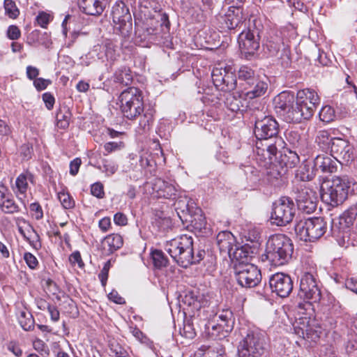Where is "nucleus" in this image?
<instances>
[{"label": "nucleus", "mask_w": 357, "mask_h": 357, "mask_svg": "<svg viewBox=\"0 0 357 357\" xmlns=\"http://www.w3.org/2000/svg\"><path fill=\"white\" fill-rule=\"evenodd\" d=\"M29 182L34 183V176L28 171L21 173L16 178L15 184L12 186V190L19 199H22L21 196L26 197L29 188Z\"/></svg>", "instance_id": "23"}, {"label": "nucleus", "mask_w": 357, "mask_h": 357, "mask_svg": "<svg viewBox=\"0 0 357 357\" xmlns=\"http://www.w3.org/2000/svg\"><path fill=\"white\" fill-rule=\"evenodd\" d=\"M120 110L123 116L129 120L140 117L137 132L146 133L153 121L154 111L148 109L144 111L142 91L136 87H129L123 90L118 98Z\"/></svg>", "instance_id": "2"}, {"label": "nucleus", "mask_w": 357, "mask_h": 357, "mask_svg": "<svg viewBox=\"0 0 357 357\" xmlns=\"http://www.w3.org/2000/svg\"><path fill=\"white\" fill-rule=\"evenodd\" d=\"M246 179L252 183H256L259 180L258 171L252 166H245L243 169Z\"/></svg>", "instance_id": "44"}, {"label": "nucleus", "mask_w": 357, "mask_h": 357, "mask_svg": "<svg viewBox=\"0 0 357 357\" xmlns=\"http://www.w3.org/2000/svg\"><path fill=\"white\" fill-rule=\"evenodd\" d=\"M110 351L114 357H130L126 349L119 344H111Z\"/></svg>", "instance_id": "48"}, {"label": "nucleus", "mask_w": 357, "mask_h": 357, "mask_svg": "<svg viewBox=\"0 0 357 357\" xmlns=\"http://www.w3.org/2000/svg\"><path fill=\"white\" fill-rule=\"evenodd\" d=\"M105 56L107 59L114 60L116 56V46L111 40H106L103 45Z\"/></svg>", "instance_id": "46"}, {"label": "nucleus", "mask_w": 357, "mask_h": 357, "mask_svg": "<svg viewBox=\"0 0 357 357\" xmlns=\"http://www.w3.org/2000/svg\"><path fill=\"white\" fill-rule=\"evenodd\" d=\"M242 93L238 96L234 93H228L225 100V107L232 112H237L243 110L245 107V100L242 98Z\"/></svg>", "instance_id": "31"}, {"label": "nucleus", "mask_w": 357, "mask_h": 357, "mask_svg": "<svg viewBox=\"0 0 357 357\" xmlns=\"http://www.w3.org/2000/svg\"><path fill=\"white\" fill-rule=\"evenodd\" d=\"M225 349L221 345H217L209 349L208 357H223Z\"/></svg>", "instance_id": "62"}, {"label": "nucleus", "mask_w": 357, "mask_h": 357, "mask_svg": "<svg viewBox=\"0 0 357 357\" xmlns=\"http://www.w3.org/2000/svg\"><path fill=\"white\" fill-rule=\"evenodd\" d=\"M114 77L115 82L123 85H128L132 79L130 70L126 66L118 68L114 73Z\"/></svg>", "instance_id": "33"}, {"label": "nucleus", "mask_w": 357, "mask_h": 357, "mask_svg": "<svg viewBox=\"0 0 357 357\" xmlns=\"http://www.w3.org/2000/svg\"><path fill=\"white\" fill-rule=\"evenodd\" d=\"M58 199L62 206L66 209H70L75 206V201L69 193L61 191L58 193Z\"/></svg>", "instance_id": "42"}, {"label": "nucleus", "mask_w": 357, "mask_h": 357, "mask_svg": "<svg viewBox=\"0 0 357 357\" xmlns=\"http://www.w3.org/2000/svg\"><path fill=\"white\" fill-rule=\"evenodd\" d=\"M211 77L214 86L220 91L229 92L238 86L241 89L256 78L254 70L249 66H242L238 71V79L230 66L223 67L218 64L213 68Z\"/></svg>", "instance_id": "3"}, {"label": "nucleus", "mask_w": 357, "mask_h": 357, "mask_svg": "<svg viewBox=\"0 0 357 357\" xmlns=\"http://www.w3.org/2000/svg\"><path fill=\"white\" fill-rule=\"evenodd\" d=\"M259 32L258 29L251 30L249 27L243 30L238 37V43L242 53L253 55L259 48Z\"/></svg>", "instance_id": "18"}, {"label": "nucleus", "mask_w": 357, "mask_h": 357, "mask_svg": "<svg viewBox=\"0 0 357 357\" xmlns=\"http://www.w3.org/2000/svg\"><path fill=\"white\" fill-rule=\"evenodd\" d=\"M269 287L272 292L281 298H286L292 291L294 285L290 275L278 272L269 278Z\"/></svg>", "instance_id": "19"}, {"label": "nucleus", "mask_w": 357, "mask_h": 357, "mask_svg": "<svg viewBox=\"0 0 357 357\" xmlns=\"http://www.w3.org/2000/svg\"><path fill=\"white\" fill-rule=\"evenodd\" d=\"M294 33L295 31L291 29L290 35L288 36L287 29L270 33L263 43L265 54L276 57L281 61L283 67H287L291 63L289 37Z\"/></svg>", "instance_id": "6"}, {"label": "nucleus", "mask_w": 357, "mask_h": 357, "mask_svg": "<svg viewBox=\"0 0 357 357\" xmlns=\"http://www.w3.org/2000/svg\"><path fill=\"white\" fill-rule=\"evenodd\" d=\"M28 316L29 317H26V313L22 312L19 318V322L22 328L26 331H31L34 324V319L32 318L31 314H28Z\"/></svg>", "instance_id": "43"}, {"label": "nucleus", "mask_w": 357, "mask_h": 357, "mask_svg": "<svg viewBox=\"0 0 357 357\" xmlns=\"http://www.w3.org/2000/svg\"><path fill=\"white\" fill-rule=\"evenodd\" d=\"M160 19L158 20H151L149 26L146 28V32L149 36V40H153L155 43H164L169 34V21L167 15H159Z\"/></svg>", "instance_id": "16"}, {"label": "nucleus", "mask_w": 357, "mask_h": 357, "mask_svg": "<svg viewBox=\"0 0 357 357\" xmlns=\"http://www.w3.org/2000/svg\"><path fill=\"white\" fill-rule=\"evenodd\" d=\"M3 6L5 9V13L9 17L12 19H15L18 17L20 11L14 1L4 0Z\"/></svg>", "instance_id": "40"}, {"label": "nucleus", "mask_w": 357, "mask_h": 357, "mask_svg": "<svg viewBox=\"0 0 357 357\" xmlns=\"http://www.w3.org/2000/svg\"><path fill=\"white\" fill-rule=\"evenodd\" d=\"M7 36L10 40H17L21 36V31L17 26L10 25L7 30Z\"/></svg>", "instance_id": "54"}, {"label": "nucleus", "mask_w": 357, "mask_h": 357, "mask_svg": "<svg viewBox=\"0 0 357 357\" xmlns=\"http://www.w3.org/2000/svg\"><path fill=\"white\" fill-rule=\"evenodd\" d=\"M69 261L73 266L77 264L79 268H82L84 265L79 251L73 252L69 256Z\"/></svg>", "instance_id": "56"}, {"label": "nucleus", "mask_w": 357, "mask_h": 357, "mask_svg": "<svg viewBox=\"0 0 357 357\" xmlns=\"http://www.w3.org/2000/svg\"><path fill=\"white\" fill-rule=\"evenodd\" d=\"M268 84L257 77L254 79L249 84L240 89L242 95L246 98L253 99L263 96L267 91Z\"/></svg>", "instance_id": "22"}, {"label": "nucleus", "mask_w": 357, "mask_h": 357, "mask_svg": "<svg viewBox=\"0 0 357 357\" xmlns=\"http://www.w3.org/2000/svg\"><path fill=\"white\" fill-rule=\"evenodd\" d=\"M24 259L29 268L34 270L38 265L37 258L31 252H25Z\"/></svg>", "instance_id": "52"}, {"label": "nucleus", "mask_w": 357, "mask_h": 357, "mask_svg": "<svg viewBox=\"0 0 357 357\" xmlns=\"http://www.w3.org/2000/svg\"><path fill=\"white\" fill-rule=\"evenodd\" d=\"M151 258L153 266L158 269L165 267L168 264V259L164 252L160 250H154L151 252Z\"/></svg>", "instance_id": "38"}, {"label": "nucleus", "mask_w": 357, "mask_h": 357, "mask_svg": "<svg viewBox=\"0 0 357 357\" xmlns=\"http://www.w3.org/2000/svg\"><path fill=\"white\" fill-rule=\"evenodd\" d=\"M114 31L123 37L130 35L132 31V16L128 7L122 1H116L112 8Z\"/></svg>", "instance_id": "11"}, {"label": "nucleus", "mask_w": 357, "mask_h": 357, "mask_svg": "<svg viewBox=\"0 0 357 357\" xmlns=\"http://www.w3.org/2000/svg\"><path fill=\"white\" fill-rule=\"evenodd\" d=\"M123 244V238L117 234H112L107 236L102 241V248L106 255L114 253L120 249Z\"/></svg>", "instance_id": "29"}, {"label": "nucleus", "mask_w": 357, "mask_h": 357, "mask_svg": "<svg viewBox=\"0 0 357 357\" xmlns=\"http://www.w3.org/2000/svg\"><path fill=\"white\" fill-rule=\"evenodd\" d=\"M98 168L104 172L107 176H110L116 173L118 169V165L114 162L109 160H103L102 165Z\"/></svg>", "instance_id": "41"}, {"label": "nucleus", "mask_w": 357, "mask_h": 357, "mask_svg": "<svg viewBox=\"0 0 357 357\" xmlns=\"http://www.w3.org/2000/svg\"><path fill=\"white\" fill-rule=\"evenodd\" d=\"M320 98L317 93L311 89L299 90L296 94V103H292L282 116L287 123H300L302 120L310 119Z\"/></svg>", "instance_id": "5"}, {"label": "nucleus", "mask_w": 357, "mask_h": 357, "mask_svg": "<svg viewBox=\"0 0 357 357\" xmlns=\"http://www.w3.org/2000/svg\"><path fill=\"white\" fill-rule=\"evenodd\" d=\"M337 160L333 157L327 155H318L313 161V170L331 174L337 171Z\"/></svg>", "instance_id": "24"}, {"label": "nucleus", "mask_w": 357, "mask_h": 357, "mask_svg": "<svg viewBox=\"0 0 357 357\" xmlns=\"http://www.w3.org/2000/svg\"><path fill=\"white\" fill-rule=\"evenodd\" d=\"M287 139L296 147H301L303 144V140H302L299 135L295 132H290L287 137Z\"/></svg>", "instance_id": "57"}, {"label": "nucleus", "mask_w": 357, "mask_h": 357, "mask_svg": "<svg viewBox=\"0 0 357 357\" xmlns=\"http://www.w3.org/2000/svg\"><path fill=\"white\" fill-rule=\"evenodd\" d=\"M12 194L10 192L8 186L6 185L5 180L0 181V202L10 197Z\"/></svg>", "instance_id": "60"}, {"label": "nucleus", "mask_w": 357, "mask_h": 357, "mask_svg": "<svg viewBox=\"0 0 357 357\" xmlns=\"http://www.w3.org/2000/svg\"><path fill=\"white\" fill-rule=\"evenodd\" d=\"M215 158L218 160L222 162L223 163H229L230 162L229 155L227 151L222 147H220L219 150L217 151Z\"/></svg>", "instance_id": "59"}, {"label": "nucleus", "mask_w": 357, "mask_h": 357, "mask_svg": "<svg viewBox=\"0 0 357 357\" xmlns=\"http://www.w3.org/2000/svg\"><path fill=\"white\" fill-rule=\"evenodd\" d=\"M331 152L337 162L341 160L346 165L351 162L355 157L354 146L347 140L340 137L333 138Z\"/></svg>", "instance_id": "17"}, {"label": "nucleus", "mask_w": 357, "mask_h": 357, "mask_svg": "<svg viewBox=\"0 0 357 357\" xmlns=\"http://www.w3.org/2000/svg\"><path fill=\"white\" fill-rule=\"evenodd\" d=\"M124 146V143L121 141L107 142L104 145V149L106 152L104 155H107L113 151L121 150Z\"/></svg>", "instance_id": "47"}, {"label": "nucleus", "mask_w": 357, "mask_h": 357, "mask_svg": "<svg viewBox=\"0 0 357 357\" xmlns=\"http://www.w3.org/2000/svg\"><path fill=\"white\" fill-rule=\"evenodd\" d=\"M294 102V94L283 91L278 95L274 99V104L276 109H280L278 111L282 116V113L285 112L289 106Z\"/></svg>", "instance_id": "30"}, {"label": "nucleus", "mask_w": 357, "mask_h": 357, "mask_svg": "<svg viewBox=\"0 0 357 357\" xmlns=\"http://www.w3.org/2000/svg\"><path fill=\"white\" fill-rule=\"evenodd\" d=\"M327 230V223L322 218H312L300 221L295 231L305 241H314L321 238Z\"/></svg>", "instance_id": "10"}, {"label": "nucleus", "mask_w": 357, "mask_h": 357, "mask_svg": "<svg viewBox=\"0 0 357 357\" xmlns=\"http://www.w3.org/2000/svg\"><path fill=\"white\" fill-rule=\"evenodd\" d=\"M354 183L348 176H334L321 184V198L331 206L340 205L347 199L349 190Z\"/></svg>", "instance_id": "8"}, {"label": "nucleus", "mask_w": 357, "mask_h": 357, "mask_svg": "<svg viewBox=\"0 0 357 357\" xmlns=\"http://www.w3.org/2000/svg\"><path fill=\"white\" fill-rule=\"evenodd\" d=\"M77 6L82 13L100 16L104 12L107 5V0H77Z\"/></svg>", "instance_id": "21"}, {"label": "nucleus", "mask_w": 357, "mask_h": 357, "mask_svg": "<svg viewBox=\"0 0 357 357\" xmlns=\"http://www.w3.org/2000/svg\"><path fill=\"white\" fill-rule=\"evenodd\" d=\"M215 317L217 323L212 325L209 333L212 337L222 340L227 337L232 331L235 324V317L233 312L229 308L219 310Z\"/></svg>", "instance_id": "14"}, {"label": "nucleus", "mask_w": 357, "mask_h": 357, "mask_svg": "<svg viewBox=\"0 0 357 357\" xmlns=\"http://www.w3.org/2000/svg\"><path fill=\"white\" fill-rule=\"evenodd\" d=\"M0 210L6 214H13L18 213L20 211V208L15 202L13 195H11L10 197L0 202Z\"/></svg>", "instance_id": "34"}, {"label": "nucleus", "mask_w": 357, "mask_h": 357, "mask_svg": "<svg viewBox=\"0 0 357 357\" xmlns=\"http://www.w3.org/2000/svg\"><path fill=\"white\" fill-rule=\"evenodd\" d=\"M295 213L293 200L289 197H282L273 204L271 220L277 226H284L293 220Z\"/></svg>", "instance_id": "12"}, {"label": "nucleus", "mask_w": 357, "mask_h": 357, "mask_svg": "<svg viewBox=\"0 0 357 357\" xmlns=\"http://www.w3.org/2000/svg\"><path fill=\"white\" fill-rule=\"evenodd\" d=\"M165 250L183 268L199 263L205 255L204 250H199L196 255H194L193 239L192 236L188 234H183L167 241Z\"/></svg>", "instance_id": "4"}, {"label": "nucleus", "mask_w": 357, "mask_h": 357, "mask_svg": "<svg viewBox=\"0 0 357 357\" xmlns=\"http://www.w3.org/2000/svg\"><path fill=\"white\" fill-rule=\"evenodd\" d=\"M29 208L33 218L38 220L43 218V211L38 202L31 203Z\"/></svg>", "instance_id": "49"}, {"label": "nucleus", "mask_w": 357, "mask_h": 357, "mask_svg": "<svg viewBox=\"0 0 357 357\" xmlns=\"http://www.w3.org/2000/svg\"><path fill=\"white\" fill-rule=\"evenodd\" d=\"M242 340L238 347V357H261L264 350V342L261 333L249 329L241 333Z\"/></svg>", "instance_id": "9"}, {"label": "nucleus", "mask_w": 357, "mask_h": 357, "mask_svg": "<svg viewBox=\"0 0 357 357\" xmlns=\"http://www.w3.org/2000/svg\"><path fill=\"white\" fill-rule=\"evenodd\" d=\"M235 279L242 287L251 288L257 286L261 280L260 270L252 264L236 265Z\"/></svg>", "instance_id": "15"}, {"label": "nucleus", "mask_w": 357, "mask_h": 357, "mask_svg": "<svg viewBox=\"0 0 357 357\" xmlns=\"http://www.w3.org/2000/svg\"><path fill=\"white\" fill-rule=\"evenodd\" d=\"M153 189L157 192L159 197L166 199H174L177 192V189L174 183L161 178L155 179Z\"/></svg>", "instance_id": "26"}, {"label": "nucleus", "mask_w": 357, "mask_h": 357, "mask_svg": "<svg viewBox=\"0 0 357 357\" xmlns=\"http://www.w3.org/2000/svg\"><path fill=\"white\" fill-rule=\"evenodd\" d=\"M43 100L45 104V107L48 110H51L54 105L55 98L53 95L50 92H46L43 94Z\"/></svg>", "instance_id": "58"}, {"label": "nucleus", "mask_w": 357, "mask_h": 357, "mask_svg": "<svg viewBox=\"0 0 357 357\" xmlns=\"http://www.w3.org/2000/svg\"><path fill=\"white\" fill-rule=\"evenodd\" d=\"M273 158H271V162L267 164H265V162L257 160L259 162L261 163V165H263L266 167L268 165L271 166L267 167L266 170V180L272 185H277L278 181L282 180L283 176L287 174L285 170H284L282 167H280L279 165L275 161L273 162Z\"/></svg>", "instance_id": "27"}, {"label": "nucleus", "mask_w": 357, "mask_h": 357, "mask_svg": "<svg viewBox=\"0 0 357 357\" xmlns=\"http://www.w3.org/2000/svg\"><path fill=\"white\" fill-rule=\"evenodd\" d=\"M293 251L291 239L284 234H278L269 237L264 256L271 266H280L291 259Z\"/></svg>", "instance_id": "7"}, {"label": "nucleus", "mask_w": 357, "mask_h": 357, "mask_svg": "<svg viewBox=\"0 0 357 357\" xmlns=\"http://www.w3.org/2000/svg\"><path fill=\"white\" fill-rule=\"evenodd\" d=\"M279 124L271 116H266L255 121L254 134L257 142L255 152L256 160L271 162V158L275 157L278 149L282 147L284 141L278 136Z\"/></svg>", "instance_id": "1"}, {"label": "nucleus", "mask_w": 357, "mask_h": 357, "mask_svg": "<svg viewBox=\"0 0 357 357\" xmlns=\"http://www.w3.org/2000/svg\"><path fill=\"white\" fill-rule=\"evenodd\" d=\"M245 238L252 243L258 242L261 238L260 231L256 228H252L248 230Z\"/></svg>", "instance_id": "55"}, {"label": "nucleus", "mask_w": 357, "mask_h": 357, "mask_svg": "<svg viewBox=\"0 0 357 357\" xmlns=\"http://www.w3.org/2000/svg\"><path fill=\"white\" fill-rule=\"evenodd\" d=\"M228 255L232 259H235L238 261V264H245V262L249 257V252L245 250L243 247H239L236 244V246L233 247L230 252Z\"/></svg>", "instance_id": "36"}, {"label": "nucleus", "mask_w": 357, "mask_h": 357, "mask_svg": "<svg viewBox=\"0 0 357 357\" xmlns=\"http://www.w3.org/2000/svg\"><path fill=\"white\" fill-rule=\"evenodd\" d=\"M216 241L220 252H230L236 246V241L234 236L229 231H222L216 236Z\"/></svg>", "instance_id": "28"}, {"label": "nucleus", "mask_w": 357, "mask_h": 357, "mask_svg": "<svg viewBox=\"0 0 357 357\" xmlns=\"http://www.w3.org/2000/svg\"><path fill=\"white\" fill-rule=\"evenodd\" d=\"M221 23L224 25L222 29H234L241 22L238 13L235 14L234 11H229L226 15L221 17Z\"/></svg>", "instance_id": "32"}, {"label": "nucleus", "mask_w": 357, "mask_h": 357, "mask_svg": "<svg viewBox=\"0 0 357 357\" xmlns=\"http://www.w3.org/2000/svg\"><path fill=\"white\" fill-rule=\"evenodd\" d=\"M333 139V138L330 137V134L327 130L319 131L316 137L317 143L324 151L331 150Z\"/></svg>", "instance_id": "37"}, {"label": "nucleus", "mask_w": 357, "mask_h": 357, "mask_svg": "<svg viewBox=\"0 0 357 357\" xmlns=\"http://www.w3.org/2000/svg\"><path fill=\"white\" fill-rule=\"evenodd\" d=\"M81 164H82V160L79 158H76L70 162L69 172L72 176H75L77 174V173L79 172V169L81 166Z\"/></svg>", "instance_id": "61"}, {"label": "nucleus", "mask_w": 357, "mask_h": 357, "mask_svg": "<svg viewBox=\"0 0 357 357\" xmlns=\"http://www.w3.org/2000/svg\"><path fill=\"white\" fill-rule=\"evenodd\" d=\"M51 83V80L42 77H38L33 80V85L38 91L45 90Z\"/></svg>", "instance_id": "53"}, {"label": "nucleus", "mask_w": 357, "mask_h": 357, "mask_svg": "<svg viewBox=\"0 0 357 357\" xmlns=\"http://www.w3.org/2000/svg\"><path fill=\"white\" fill-rule=\"evenodd\" d=\"M52 19L53 17L50 14L41 11L36 16V21L40 27L46 28Z\"/></svg>", "instance_id": "45"}, {"label": "nucleus", "mask_w": 357, "mask_h": 357, "mask_svg": "<svg viewBox=\"0 0 357 357\" xmlns=\"http://www.w3.org/2000/svg\"><path fill=\"white\" fill-rule=\"evenodd\" d=\"M114 222L119 226H125L128 224L127 216L121 212H118L114 215Z\"/></svg>", "instance_id": "64"}, {"label": "nucleus", "mask_w": 357, "mask_h": 357, "mask_svg": "<svg viewBox=\"0 0 357 357\" xmlns=\"http://www.w3.org/2000/svg\"><path fill=\"white\" fill-rule=\"evenodd\" d=\"M70 117L71 113L68 108H60L56 114L57 126L62 129L67 128L70 123Z\"/></svg>", "instance_id": "35"}, {"label": "nucleus", "mask_w": 357, "mask_h": 357, "mask_svg": "<svg viewBox=\"0 0 357 357\" xmlns=\"http://www.w3.org/2000/svg\"><path fill=\"white\" fill-rule=\"evenodd\" d=\"M345 287L351 291L357 294V278H347L344 282Z\"/></svg>", "instance_id": "63"}, {"label": "nucleus", "mask_w": 357, "mask_h": 357, "mask_svg": "<svg viewBox=\"0 0 357 357\" xmlns=\"http://www.w3.org/2000/svg\"><path fill=\"white\" fill-rule=\"evenodd\" d=\"M298 296L304 301L317 303L321 298L320 282L315 275L310 272H304L300 279Z\"/></svg>", "instance_id": "13"}, {"label": "nucleus", "mask_w": 357, "mask_h": 357, "mask_svg": "<svg viewBox=\"0 0 357 357\" xmlns=\"http://www.w3.org/2000/svg\"><path fill=\"white\" fill-rule=\"evenodd\" d=\"M183 335L188 339H192L196 335L195 330L190 321H186L184 323Z\"/></svg>", "instance_id": "51"}, {"label": "nucleus", "mask_w": 357, "mask_h": 357, "mask_svg": "<svg viewBox=\"0 0 357 357\" xmlns=\"http://www.w3.org/2000/svg\"><path fill=\"white\" fill-rule=\"evenodd\" d=\"M275 162L287 172L289 169L295 167L299 163L300 158L295 151L286 149L280 152V156L275 158Z\"/></svg>", "instance_id": "25"}, {"label": "nucleus", "mask_w": 357, "mask_h": 357, "mask_svg": "<svg viewBox=\"0 0 357 357\" xmlns=\"http://www.w3.org/2000/svg\"><path fill=\"white\" fill-rule=\"evenodd\" d=\"M319 116L321 121L326 123L334 121L337 116L334 108L330 105L322 107L319 113Z\"/></svg>", "instance_id": "39"}, {"label": "nucleus", "mask_w": 357, "mask_h": 357, "mask_svg": "<svg viewBox=\"0 0 357 357\" xmlns=\"http://www.w3.org/2000/svg\"><path fill=\"white\" fill-rule=\"evenodd\" d=\"M91 193L98 199H102L105 197L104 186L100 182H96L91 185Z\"/></svg>", "instance_id": "50"}, {"label": "nucleus", "mask_w": 357, "mask_h": 357, "mask_svg": "<svg viewBox=\"0 0 357 357\" xmlns=\"http://www.w3.org/2000/svg\"><path fill=\"white\" fill-rule=\"evenodd\" d=\"M296 201L298 209L302 213L310 214L317 208V197L315 192L309 188H305L298 190Z\"/></svg>", "instance_id": "20"}]
</instances>
